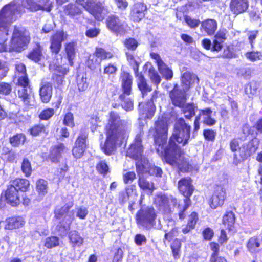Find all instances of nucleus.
<instances>
[{
    "mask_svg": "<svg viewBox=\"0 0 262 262\" xmlns=\"http://www.w3.org/2000/svg\"><path fill=\"white\" fill-rule=\"evenodd\" d=\"M42 50V47L39 42H37L32 50L27 54L26 57L35 63H39L44 58Z\"/></svg>",
    "mask_w": 262,
    "mask_h": 262,
    "instance_id": "2f4dec72",
    "label": "nucleus"
},
{
    "mask_svg": "<svg viewBox=\"0 0 262 262\" xmlns=\"http://www.w3.org/2000/svg\"><path fill=\"white\" fill-rule=\"evenodd\" d=\"M66 149V147L63 143H60L52 146L46 158L47 160L50 161L52 163H57L59 162L62 157V154Z\"/></svg>",
    "mask_w": 262,
    "mask_h": 262,
    "instance_id": "bb28decb",
    "label": "nucleus"
},
{
    "mask_svg": "<svg viewBox=\"0 0 262 262\" xmlns=\"http://www.w3.org/2000/svg\"><path fill=\"white\" fill-rule=\"evenodd\" d=\"M245 56L249 60L254 62L261 59L262 54L259 51H250L246 52Z\"/></svg>",
    "mask_w": 262,
    "mask_h": 262,
    "instance_id": "e2e57ef3",
    "label": "nucleus"
},
{
    "mask_svg": "<svg viewBox=\"0 0 262 262\" xmlns=\"http://www.w3.org/2000/svg\"><path fill=\"white\" fill-rule=\"evenodd\" d=\"M76 43L75 41L68 42L64 45V51L70 65H73V60L76 55Z\"/></svg>",
    "mask_w": 262,
    "mask_h": 262,
    "instance_id": "a19ab883",
    "label": "nucleus"
},
{
    "mask_svg": "<svg viewBox=\"0 0 262 262\" xmlns=\"http://www.w3.org/2000/svg\"><path fill=\"white\" fill-rule=\"evenodd\" d=\"M59 245V238L56 236L47 237L45 241L43 246L48 249H52Z\"/></svg>",
    "mask_w": 262,
    "mask_h": 262,
    "instance_id": "5fc2aeb1",
    "label": "nucleus"
},
{
    "mask_svg": "<svg viewBox=\"0 0 262 262\" xmlns=\"http://www.w3.org/2000/svg\"><path fill=\"white\" fill-rule=\"evenodd\" d=\"M26 221L21 216L13 215L6 217L4 221V228L6 230H16L24 227Z\"/></svg>",
    "mask_w": 262,
    "mask_h": 262,
    "instance_id": "b1692460",
    "label": "nucleus"
},
{
    "mask_svg": "<svg viewBox=\"0 0 262 262\" xmlns=\"http://www.w3.org/2000/svg\"><path fill=\"white\" fill-rule=\"evenodd\" d=\"M73 206V203L72 202L66 203L62 206H57L54 210V217L57 219H60L64 215L67 214L70 209Z\"/></svg>",
    "mask_w": 262,
    "mask_h": 262,
    "instance_id": "79ce46f5",
    "label": "nucleus"
},
{
    "mask_svg": "<svg viewBox=\"0 0 262 262\" xmlns=\"http://www.w3.org/2000/svg\"><path fill=\"white\" fill-rule=\"evenodd\" d=\"M96 58H89L86 61V66L91 70H94L100 67L102 61H106L112 59L114 57V54L111 51H107L103 47H97L93 53Z\"/></svg>",
    "mask_w": 262,
    "mask_h": 262,
    "instance_id": "9b49d317",
    "label": "nucleus"
},
{
    "mask_svg": "<svg viewBox=\"0 0 262 262\" xmlns=\"http://www.w3.org/2000/svg\"><path fill=\"white\" fill-rule=\"evenodd\" d=\"M147 11V7L144 3L142 2L135 3L130 9L129 18L134 23H139L145 17Z\"/></svg>",
    "mask_w": 262,
    "mask_h": 262,
    "instance_id": "412c9836",
    "label": "nucleus"
},
{
    "mask_svg": "<svg viewBox=\"0 0 262 262\" xmlns=\"http://www.w3.org/2000/svg\"><path fill=\"white\" fill-rule=\"evenodd\" d=\"M212 111L210 107L200 110V114L195 117L193 121L194 133L197 132L200 128V117L204 116L203 123L208 126H212L216 123V120L212 117Z\"/></svg>",
    "mask_w": 262,
    "mask_h": 262,
    "instance_id": "4468645a",
    "label": "nucleus"
},
{
    "mask_svg": "<svg viewBox=\"0 0 262 262\" xmlns=\"http://www.w3.org/2000/svg\"><path fill=\"white\" fill-rule=\"evenodd\" d=\"M149 76L151 81L158 86L161 82V78L158 73L154 69H149Z\"/></svg>",
    "mask_w": 262,
    "mask_h": 262,
    "instance_id": "0e129e2a",
    "label": "nucleus"
},
{
    "mask_svg": "<svg viewBox=\"0 0 262 262\" xmlns=\"http://www.w3.org/2000/svg\"><path fill=\"white\" fill-rule=\"evenodd\" d=\"M138 184L141 189L144 191H148L150 195L152 194L155 189L154 183L148 181L143 177H139L138 180Z\"/></svg>",
    "mask_w": 262,
    "mask_h": 262,
    "instance_id": "c03bdc74",
    "label": "nucleus"
},
{
    "mask_svg": "<svg viewBox=\"0 0 262 262\" xmlns=\"http://www.w3.org/2000/svg\"><path fill=\"white\" fill-rule=\"evenodd\" d=\"M159 95V92L155 90L152 93L150 99L146 102L143 108H141L142 114L145 115V118L150 119L154 117L156 111L154 101H156Z\"/></svg>",
    "mask_w": 262,
    "mask_h": 262,
    "instance_id": "5701e85b",
    "label": "nucleus"
},
{
    "mask_svg": "<svg viewBox=\"0 0 262 262\" xmlns=\"http://www.w3.org/2000/svg\"><path fill=\"white\" fill-rule=\"evenodd\" d=\"M120 80L122 93L119 95V98L124 103L122 107L126 112L131 111L134 108V101L128 96L132 93L133 77L129 72L122 71Z\"/></svg>",
    "mask_w": 262,
    "mask_h": 262,
    "instance_id": "20e7f679",
    "label": "nucleus"
},
{
    "mask_svg": "<svg viewBox=\"0 0 262 262\" xmlns=\"http://www.w3.org/2000/svg\"><path fill=\"white\" fill-rule=\"evenodd\" d=\"M12 85L10 83L5 82H0V94L8 96L12 92Z\"/></svg>",
    "mask_w": 262,
    "mask_h": 262,
    "instance_id": "680f3d73",
    "label": "nucleus"
},
{
    "mask_svg": "<svg viewBox=\"0 0 262 262\" xmlns=\"http://www.w3.org/2000/svg\"><path fill=\"white\" fill-rule=\"evenodd\" d=\"M87 139L88 134L85 132L80 133L77 136L72 149V154L75 158L79 159L83 155L87 147Z\"/></svg>",
    "mask_w": 262,
    "mask_h": 262,
    "instance_id": "4be33fe9",
    "label": "nucleus"
},
{
    "mask_svg": "<svg viewBox=\"0 0 262 262\" xmlns=\"http://www.w3.org/2000/svg\"><path fill=\"white\" fill-rule=\"evenodd\" d=\"M31 41L30 34L25 28H15L10 41L9 52H21L27 48Z\"/></svg>",
    "mask_w": 262,
    "mask_h": 262,
    "instance_id": "39448f33",
    "label": "nucleus"
},
{
    "mask_svg": "<svg viewBox=\"0 0 262 262\" xmlns=\"http://www.w3.org/2000/svg\"><path fill=\"white\" fill-rule=\"evenodd\" d=\"M226 198L227 193L225 188L223 185H216L212 194L207 200V203L210 208L214 210L218 207H222Z\"/></svg>",
    "mask_w": 262,
    "mask_h": 262,
    "instance_id": "ddd939ff",
    "label": "nucleus"
},
{
    "mask_svg": "<svg viewBox=\"0 0 262 262\" xmlns=\"http://www.w3.org/2000/svg\"><path fill=\"white\" fill-rule=\"evenodd\" d=\"M126 121L121 119L120 114L115 111H111L108 114L107 122L104 126L105 139L101 143L100 147L106 156L113 155L124 134Z\"/></svg>",
    "mask_w": 262,
    "mask_h": 262,
    "instance_id": "f03ea898",
    "label": "nucleus"
},
{
    "mask_svg": "<svg viewBox=\"0 0 262 262\" xmlns=\"http://www.w3.org/2000/svg\"><path fill=\"white\" fill-rule=\"evenodd\" d=\"M158 69L166 80H170L172 78L173 75V71L165 63L162 66L158 68Z\"/></svg>",
    "mask_w": 262,
    "mask_h": 262,
    "instance_id": "603ef678",
    "label": "nucleus"
},
{
    "mask_svg": "<svg viewBox=\"0 0 262 262\" xmlns=\"http://www.w3.org/2000/svg\"><path fill=\"white\" fill-rule=\"evenodd\" d=\"M63 12L66 15L71 18L81 15L82 10L76 4L69 3L63 7Z\"/></svg>",
    "mask_w": 262,
    "mask_h": 262,
    "instance_id": "58836bf2",
    "label": "nucleus"
},
{
    "mask_svg": "<svg viewBox=\"0 0 262 262\" xmlns=\"http://www.w3.org/2000/svg\"><path fill=\"white\" fill-rule=\"evenodd\" d=\"M67 38L63 30L56 31L50 37V49L52 54L58 55L62 48V42Z\"/></svg>",
    "mask_w": 262,
    "mask_h": 262,
    "instance_id": "a211bd4d",
    "label": "nucleus"
},
{
    "mask_svg": "<svg viewBox=\"0 0 262 262\" xmlns=\"http://www.w3.org/2000/svg\"><path fill=\"white\" fill-rule=\"evenodd\" d=\"M248 7V0H231L229 3L230 11L236 15L245 12Z\"/></svg>",
    "mask_w": 262,
    "mask_h": 262,
    "instance_id": "c85d7f7f",
    "label": "nucleus"
},
{
    "mask_svg": "<svg viewBox=\"0 0 262 262\" xmlns=\"http://www.w3.org/2000/svg\"><path fill=\"white\" fill-rule=\"evenodd\" d=\"M75 3L80 5L96 20L102 21L104 19L103 11L105 8L99 0H76Z\"/></svg>",
    "mask_w": 262,
    "mask_h": 262,
    "instance_id": "0eeeda50",
    "label": "nucleus"
},
{
    "mask_svg": "<svg viewBox=\"0 0 262 262\" xmlns=\"http://www.w3.org/2000/svg\"><path fill=\"white\" fill-rule=\"evenodd\" d=\"M13 78L16 79V86L20 88L17 90V97L24 104L29 107L31 105V86L27 73L26 65L22 62H17L15 64Z\"/></svg>",
    "mask_w": 262,
    "mask_h": 262,
    "instance_id": "7ed1b4c3",
    "label": "nucleus"
},
{
    "mask_svg": "<svg viewBox=\"0 0 262 262\" xmlns=\"http://www.w3.org/2000/svg\"><path fill=\"white\" fill-rule=\"evenodd\" d=\"M96 169L99 174L104 176L110 172L109 167L104 160L100 161L97 163Z\"/></svg>",
    "mask_w": 262,
    "mask_h": 262,
    "instance_id": "4d7b16f0",
    "label": "nucleus"
},
{
    "mask_svg": "<svg viewBox=\"0 0 262 262\" xmlns=\"http://www.w3.org/2000/svg\"><path fill=\"white\" fill-rule=\"evenodd\" d=\"M242 132L245 135V139L249 135L255 138L259 134H261L262 117L259 118L252 126H250L248 123L244 124L242 127Z\"/></svg>",
    "mask_w": 262,
    "mask_h": 262,
    "instance_id": "393cba45",
    "label": "nucleus"
},
{
    "mask_svg": "<svg viewBox=\"0 0 262 262\" xmlns=\"http://www.w3.org/2000/svg\"><path fill=\"white\" fill-rule=\"evenodd\" d=\"M36 190L40 194H45L47 193L48 182L43 179H39L36 182Z\"/></svg>",
    "mask_w": 262,
    "mask_h": 262,
    "instance_id": "6e6d98bb",
    "label": "nucleus"
},
{
    "mask_svg": "<svg viewBox=\"0 0 262 262\" xmlns=\"http://www.w3.org/2000/svg\"><path fill=\"white\" fill-rule=\"evenodd\" d=\"M9 184L18 190V192H26L30 190V182L26 178H16L11 181Z\"/></svg>",
    "mask_w": 262,
    "mask_h": 262,
    "instance_id": "f704fd0d",
    "label": "nucleus"
},
{
    "mask_svg": "<svg viewBox=\"0 0 262 262\" xmlns=\"http://www.w3.org/2000/svg\"><path fill=\"white\" fill-rule=\"evenodd\" d=\"M100 29L99 28L94 27L87 28L85 34L89 38H93L97 37L100 33Z\"/></svg>",
    "mask_w": 262,
    "mask_h": 262,
    "instance_id": "338daca9",
    "label": "nucleus"
},
{
    "mask_svg": "<svg viewBox=\"0 0 262 262\" xmlns=\"http://www.w3.org/2000/svg\"><path fill=\"white\" fill-rule=\"evenodd\" d=\"M68 237L70 243L72 244L73 247L80 246L83 242V238L81 237L77 231L74 230L70 232Z\"/></svg>",
    "mask_w": 262,
    "mask_h": 262,
    "instance_id": "de8ad7c7",
    "label": "nucleus"
},
{
    "mask_svg": "<svg viewBox=\"0 0 262 262\" xmlns=\"http://www.w3.org/2000/svg\"><path fill=\"white\" fill-rule=\"evenodd\" d=\"M170 246L174 259H179L181 256V240L177 238H174L170 244Z\"/></svg>",
    "mask_w": 262,
    "mask_h": 262,
    "instance_id": "a18cd8bd",
    "label": "nucleus"
},
{
    "mask_svg": "<svg viewBox=\"0 0 262 262\" xmlns=\"http://www.w3.org/2000/svg\"><path fill=\"white\" fill-rule=\"evenodd\" d=\"M228 237L225 229H221L218 237V242H211L209 243L210 250L212 251L209 259V262H227L224 256H219L220 246L219 244H223L227 242Z\"/></svg>",
    "mask_w": 262,
    "mask_h": 262,
    "instance_id": "f8f14e48",
    "label": "nucleus"
},
{
    "mask_svg": "<svg viewBox=\"0 0 262 262\" xmlns=\"http://www.w3.org/2000/svg\"><path fill=\"white\" fill-rule=\"evenodd\" d=\"M105 25L107 30L116 36L123 35L127 32V23L115 12L106 17Z\"/></svg>",
    "mask_w": 262,
    "mask_h": 262,
    "instance_id": "6e6552de",
    "label": "nucleus"
},
{
    "mask_svg": "<svg viewBox=\"0 0 262 262\" xmlns=\"http://www.w3.org/2000/svg\"><path fill=\"white\" fill-rule=\"evenodd\" d=\"M177 188L179 192L185 198L184 199L191 200L190 197L195 190L191 177L181 178L178 182Z\"/></svg>",
    "mask_w": 262,
    "mask_h": 262,
    "instance_id": "f3484780",
    "label": "nucleus"
},
{
    "mask_svg": "<svg viewBox=\"0 0 262 262\" xmlns=\"http://www.w3.org/2000/svg\"><path fill=\"white\" fill-rule=\"evenodd\" d=\"M257 147L254 145L253 140L243 144L239 148V155L242 160H245L254 154Z\"/></svg>",
    "mask_w": 262,
    "mask_h": 262,
    "instance_id": "7c9ffc66",
    "label": "nucleus"
},
{
    "mask_svg": "<svg viewBox=\"0 0 262 262\" xmlns=\"http://www.w3.org/2000/svg\"><path fill=\"white\" fill-rule=\"evenodd\" d=\"M20 170L26 178L30 177L33 172V169L31 161L29 158L24 157L20 163Z\"/></svg>",
    "mask_w": 262,
    "mask_h": 262,
    "instance_id": "37998d69",
    "label": "nucleus"
},
{
    "mask_svg": "<svg viewBox=\"0 0 262 262\" xmlns=\"http://www.w3.org/2000/svg\"><path fill=\"white\" fill-rule=\"evenodd\" d=\"M247 251L252 256L262 257V236L260 238L257 235L249 237L246 243Z\"/></svg>",
    "mask_w": 262,
    "mask_h": 262,
    "instance_id": "6ab92c4d",
    "label": "nucleus"
},
{
    "mask_svg": "<svg viewBox=\"0 0 262 262\" xmlns=\"http://www.w3.org/2000/svg\"><path fill=\"white\" fill-rule=\"evenodd\" d=\"M62 123L64 126L71 128L75 126L74 115L71 112H68L64 114Z\"/></svg>",
    "mask_w": 262,
    "mask_h": 262,
    "instance_id": "13d9d810",
    "label": "nucleus"
},
{
    "mask_svg": "<svg viewBox=\"0 0 262 262\" xmlns=\"http://www.w3.org/2000/svg\"><path fill=\"white\" fill-rule=\"evenodd\" d=\"M15 5L11 2L0 9V32H8L9 27L16 20V13H21L20 10L15 8Z\"/></svg>",
    "mask_w": 262,
    "mask_h": 262,
    "instance_id": "423d86ee",
    "label": "nucleus"
},
{
    "mask_svg": "<svg viewBox=\"0 0 262 262\" xmlns=\"http://www.w3.org/2000/svg\"><path fill=\"white\" fill-rule=\"evenodd\" d=\"M184 19L187 26L190 28H197L201 23L199 19L193 18L187 15L184 16Z\"/></svg>",
    "mask_w": 262,
    "mask_h": 262,
    "instance_id": "052dcab7",
    "label": "nucleus"
},
{
    "mask_svg": "<svg viewBox=\"0 0 262 262\" xmlns=\"http://www.w3.org/2000/svg\"><path fill=\"white\" fill-rule=\"evenodd\" d=\"M169 96L172 104L178 107L182 106L188 98L185 91L180 89L177 84H175L172 89L169 91Z\"/></svg>",
    "mask_w": 262,
    "mask_h": 262,
    "instance_id": "aec40b11",
    "label": "nucleus"
},
{
    "mask_svg": "<svg viewBox=\"0 0 262 262\" xmlns=\"http://www.w3.org/2000/svg\"><path fill=\"white\" fill-rule=\"evenodd\" d=\"M26 141V136L23 133H17L9 137V142L12 147L16 148L23 145Z\"/></svg>",
    "mask_w": 262,
    "mask_h": 262,
    "instance_id": "4c0bfd02",
    "label": "nucleus"
},
{
    "mask_svg": "<svg viewBox=\"0 0 262 262\" xmlns=\"http://www.w3.org/2000/svg\"><path fill=\"white\" fill-rule=\"evenodd\" d=\"M195 79V76L190 72H184L182 77V83L185 86L186 90H189L194 84Z\"/></svg>",
    "mask_w": 262,
    "mask_h": 262,
    "instance_id": "09e8293b",
    "label": "nucleus"
},
{
    "mask_svg": "<svg viewBox=\"0 0 262 262\" xmlns=\"http://www.w3.org/2000/svg\"><path fill=\"white\" fill-rule=\"evenodd\" d=\"M200 30L202 32L206 33L209 36L214 34L217 28V23L213 19H206L201 23Z\"/></svg>",
    "mask_w": 262,
    "mask_h": 262,
    "instance_id": "72a5a7b5",
    "label": "nucleus"
},
{
    "mask_svg": "<svg viewBox=\"0 0 262 262\" xmlns=\"http://www.w3.org/2000/svg\"><path fill=\"white\" fill-rule=\"evenodd\" d=\"M235 213L231 210L226 211L222 216V223L229 232L235 229Z\"/></svg>",
    "mask_w": 262,
    "mask_h": 262,
    "instance_id": "473e14b6",
    "label": "nucleus"
},
{
    "mask_svg": "<svg viewBox=\"0 0 262 262\" xmlns=\"http://www.w3.org/2000/svg\"><path fill=\"white\" fill-rule=\"evenodd\" d=\"M89 123L90 125V129L92 132H95L98 127V123L101 122L99 113L96 112L89 116Z\"/></svg>",
    "mask_w": 262,
    "mask_h": 262,
    "instance_id": "3c124183",
    "label": "nucleus"
},
{
    "mask_svg": "<svg viewBox=\"0 0 262 262\" xmlns=\"http://www.w3.org/2000/svg\"><path fill=\"white\" fill-rule=\"evenodd\" d=\"M135 221L138 225L146 229H151L155 225L157 213L152 206L140 209L135 215Z\"/></svg>",
    "mask_w": 262,
    "mask_h": 262,
    "instance_id": "1a4fd4ad",
    "label": "nucleus"
},
{
    "mask_svg": "<svg viewBox=\"0 0 262 262\" xmlns=\"http://www.w3.org/2000/svg\"><path fill=\"white\" fill-rule=\"evenodd\" d=\"M118 71L117 66L111 62L107 63L104 67L103 74L110 76L115 75Z\"/></svg>",
    "mask_w": 262,
    "mask_h": 262,
    "instance_id": "69168bd1",
    "label": "nucleus"
},
{
    "mask_svg": "<svg viewBox=\"0 0 262 262\" xmlns=\"http://www.w3.org/2000/svg\"><path fill=\"white\" fill-rule=\"evenodd\" d=\"M144 147L142 139L140 135L137 136L126 152V156L135 160H141L143 157Z\"/></svg>",
    "mask_w": 262,
    "mask_h": 262,
    "instance_id": "dca6fc26",
    "label": "nucleus"
},
{
    "mask_svg": "<svg viewBox=\"0 0 262 262\" xmlns=\"http://www.w3.org/2000/svg\"><path fill=\"white\" fill-rule=\"evenodd\" d=\"M198 214L196 212H192L188 216L187 224L182 229V232L187 234L192 230L194 229L198 221Z\"/></svg>",
    "mask_w": 262,
    "mask_h": 262,
    "instance_id": "ea45409f",
    "label": "nucleus"
},
{
    "mask_svg": "<svg viewBox=\"0 0 262 262\" xmlns=\"http://www.w3.org/2000/svg\"><path fill=\"white\" fill-rule=\"evenodd\" d=\"M55 110L53 108L47 107L42 110L38 115L40 120L48 121L54 115Z\"/></svg>",
    "mask_w": 262,
    "mask_h": 262,
    "instance_id": "864d4df0",
    "label": "nucleus"
},
{
    "mask_svg": "<svg viewBox=\"0 0 262 262\" xmlns=\"http://www.w3.org/2000/svg\"><path fill=\"white\" fill-rule=\"evenodd\" d=\"M28 133L32 137L47 136L49 135V130L47 126L38 123L31 126L28 129Z\"/></svg>",
    "mask_w": 262,
    "mask_h": 262,
    "instance_id": "c9c22d12",
    "label": "nucleus"
},
{
    "mask_svg": "<svg viewBox=\"0 0 262 262\" xmlns=\"http://www.w3.org/2000/svg\"><path fill=\"white\" fill-rule=\"evenodd\" d=\"M191 125L186 122L183 117L176 119L172 134L170 136L168 144V126L162 118H159L155 122L154 127L149 129L154 139V144L158 146L156 151L164 163L170 166H177L179 173H188L195 168V166L191 164L188 159L183 156L184 150L179 144L186 145L190 138Z\"/></svg>",
    "mask_w": 262,
    "mask_h": 262,
    "instance_id": "f257e3e1",
    "label": "nucleus"
},
{
    "mask_svg": "<svg viewBox=\"0 0 262 262\" xmlns=\"http://www.w3.org/2000/svg\"><path fill=\"white\" fill-rule=\"evenodd\" d=\"M1 195L4 198L5 202L11 207H18L20 204V195L18 190L9 184L7 185L6 189L2 192Z\"/></svg>",
    "mask_w": 262,
    "mask_h": 262,
    "instance_id": "2eb2a0df",
    "label": "nucleus"
},
{
    "mask_svg": "<svg viewBox=\"0 0 262 262\" xmlns=\"http://www.w3.org/2000/svg\"><path fill=\"white\" fill-rule=\"evenodd\" d=\"M229 146L231 151L234 153L233 155V163L235 165H237L241 162V161L237 158V154L235 153L237 151H239V148L241 147H239L238 139L237 138L232 139L230 141Z\"/></svg>",
    "mask_w": 262,
    "mask_h": 262,
    "instance_id": "49530a36",
    "label": "nucleus"
},
{
    "mask_svg": "<svg viewBox=\"0 0 262 262\" xmlns=\"http://www.w3.org/2000/svg\"><path fill=\"white\" fill-rule=\"evenodd\" d=\"M68 70L61 66H57L54 72L52 74V85L55 89H61L64 82L65 76Z\"/></svg>",
    "mask_w": 262,
    "mask_h": 262,
    "instance_id": "a878e982",
    "label": "nucleus"
},
{
    "mask_svg": "<svg viewBox=\"0 0 262 262\" xmlns=\"http://www.w3.org/2000/svg\"><path fill=\"white\" fill-rule=\"evenodd\" d=\"M125 56L130 64L132 62H134L135 64L133 67V70L134 72L135 76L137 78V86L141 91L142 97H144L148 92L152 91V88L148 85L142 72H139V64L136 60L134 56L128 52H125Z\"/></svg>",
    "mask_w": 262,
    "mask_h": 262,
    "instance_id": "9d476101",
    "label": "nucleus"
},
{
    "mask_svg": "<svg viewBox=\"0 0 262 262\" xmlns=\"http://www.w3.org/2000/svg\"><path fill=\"white\" fill-rule=\"evenodd\" d=\"M154 204L157 209L164 213H169L171 211L169 198L164 194L157 195Z\"/></svg>",
    "mask_w": 262,
    "mask_h": 262,
    "instance_id": "c756f323",
    "label": "nucleus"
},
{
    "mask_svg": "<svg viewBox=\"0 0 262 262\" xmlns=\"http://www.w3.org/2000/svg\"><path fill=\"white\" fill-rule=\"evenodd\" d=\"M123 45L124 48L128 51L134 52L138 48L139 43L134 37H128L124 40Z\"/></svg>",
    "mask_w": 262,
    "mask_h": 262,
    "instance_id": "8fccbe9b",
    "label": "nucleus"
},
{
    "mask_svg": "<svg viewBox=\"0 0 262 262\" xmlns=\"http://www.w3.org/2000/svg\"><path fill=\"white\" fill-rule=\"evenodd\" d=\"M77 87L79 91L83 92L86 90L89 87V82L87 78L82 77L80 79H77Z\"/></svg>",
    "mask_w": 262,
    "mask_h": 262,
    "instance_id": "774afa93",
    "label": "nucleus"
},
{
    "mask_svg": "<svg viewBox=\"0 0 262 262\" xmlns=\"http://www.w3.org/2000/svg\"><path fill=\"white\" fill-rule=\"evenodd\" d=\"M179 108L181 109L182 114L184 115L185 119L191 120L195 115L197 111V106L193 102H188L184 103L182 106Z\"/></svg>",
    "mask_w": 262,
    "mask_h": 262,
    "instance_id": "e433bc0d",
    "label": "nucleus"
},
{
    "mask_svg": "<svg viewBox=\"0 0 262 262\" xmlns=\"http://www.w3.org/2000/svg\"><path fill=\"white\" fill-rule=\"evenodd\" d=\"M203 135L206 141L214 142L215 139L216 132L212 129L207 128L203 131Z\"/></svg>",
    "mask_w": 262,
    "mask_h": 262,
    "instance_id": "bf43d9fd",
    "label": "nucleus"
},
{
    "mask_svg": "<svg viewBox=\"0 0 262 262\" xmlns=\"http://www.w3.org/2000/svg\"><path fill=\"white\" fill-rule=\"evenodd\" d=\"M52 92L53 87L51 82H42L39 90V95L41 102L45 104L49 103L52 98Z\"/></svg>",
    "mask_w": 262,
    "mask_h": 262,
    "instance_id": "cd10ccee",
    "label": "nucleus"
}]
</instances>
